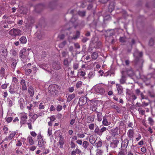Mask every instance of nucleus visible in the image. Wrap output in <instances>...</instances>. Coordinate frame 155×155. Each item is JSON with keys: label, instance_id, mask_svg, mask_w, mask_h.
Returning a JSON list of instances; mask_svg holds the SVG:
<instances>
[{"label": "nucleus", "instance_id": "nucleus-1", "mask_svg": "<svg viewBox=\"0 0 155 155\" xmlns=\"http://www.w3.org/2000/svg\"><path fill=\"white\" fill-rule=\"evenodd\" d=\"M60 87L56 84H52L50 85L48 88L49 92L53 96L57 95L59 92Z\"/></svg>", "mask_w": 155, "mask_h": 155}, {"label": "nucleus", "instance_id": "nucleus-2", "mask_svg": "<svg viewBox=\"0 0 155 155\" xmlns=\"http://www.w3.org/2000/svg\"><path fill=\"white\" fill-rule=\"evenodd\" d=\"M9 34L13 37L16 36L17 35H21V31L18 28H13L9 31Z\"/></svg>", "mask_w": 155, "mask_h": 155}, {"label": "nucleus", "instance_id": "nucleus-3", "mask_svg": "<svg viewBox=\"0 0 155 155\" xmlns=\"http://www.w3.org/2000/svg\"><path fill=\"white\" fill-rule=\"evenodd\" d=\"M111 117L108 115H105L103 117L102 124L105 126H108L111 124Z\"/></svg>", "mask_w": 155, "mask_h": 155}, {"label": "nucleus", "instance_id": "nucleus-4", "mask_svg": "<svg viewBox=\"0 0 155 155\" xmlns=\"http://www.w3.org/2000/svg\"><path fill=\"white\" fill-rule=\"evenodd\" d=\"M37 140H38V145L39 147H44L45 146V141H44L42 137L41 133L38 134L37 136Z\"/></svg>", "mask_w": 155, "mask_h": 155}, {"label": "nucleus", "instance_id": "nucleus-5", "mask_svg": "<svg viewBox=\"0 0 155 155\" xmlns=\"http://www.w3.org/2000/svg\"><path fill=\"white\" fill-rule=\"evenodd\" d=\"M94 91L97 93L103 94L105 91L103 88L100 85H96L94 87Z\"/></svg>", "mask_w": 155, "mask_h": 155}, {"label": "nucleus", "instance_id": "nucleus-6", "mask_svg": "<svg viewBox=\"0 0 155 155\" xmlns=\"http://www.w3.org/2000/svg\"><path fill=\"white\" fill-rule=\"evenodd\" d=\"M17 132L16 131H12L9 134L8 136H7L5 139L2 140V143L3 142L5 141H8L9 140H12V139L15 136Z\"/></svg>", "mask_w": 155, "mask_h": 155}, {"label": "nucleus", "instance_id": "nucleus-7", "mask_svg": "<svg viewBox=\"0 0 155 155\" xmlns=\"http://www.w3.org/2000/svg\"><path fill=\"white\" fill-rule=\"evenodd\" d=\"M143 55V53L142 52H140L139 53V57H136L135 59V62L136 64H137L139 63L143 64V61L141 58V57Z\"/></svg>", "mask_w": 155, "mask_h": 155}, {"label": "nucleus", "instance_id": "nucleus-8", "mask_svg": "<svg viewBox=\"0 0 155 155\" xmlns=\"http://www.w3.org/2000/svg\"><path fill=\"white\" fill-rule=\"evenodd\" d=\"M0 52L2 53V54L4 56L6 57L7 56V49L4 45H0Z\"/></svg>", "mask_w": 155, "mask_h": 155}, {"label": "nucleus", "instance_id": "nucleus-9", "mask_svg": "<svg viewBox=\"0 0 155 155\" xmlns=\"http://www.w3.org/2000/svg\"><path fill=\"white\" fill-rule=\"evenodd\" d=\"M52 67L55 70H58L61 68L60 63L58 61L53 62L52 63Z\"/></svg>", "mask_w": 155, "mask_h": 155}, {"label": "nucleus", "instance_id": "nucleus-10", "mask_svg": "<svg viewBox=\"0 0 155 155\" xmlns=\"http://www.w3.org/2000/svg\"><path fill=\"white\" fill-rule=\"evenodd\" d=\"M129 140L127 138L125 139L124 140L122 141L121 148L123 149H126L128 146Z\"/></svg>", "mask_w": 155, "mask_h": 155}, {"label": "nucleus", "instance_id": "nucleus-11", "mask_svg": "<svg viewBox=\"0 0 155 155\" xmlns=\"http://www.w3.org/2000/svg\"><path fill=\"white\" fill-rule=\"evenodd\" d=\"M119 143V140L116 139H114L110 143V147L112 148H115L117 147V145Z\"/></svg>", "mask_w": 155, "mask_h": 155}, {"label": "nucleus", "instance_id": "nucleus-12", "mask_svg": "<svg viewBox=\"0 0 155 155\" xmlns=\"http://www.w3.org/2000/svg\"><path fill=\"white\" fill-rule=\"evenodd\" d=\"M116 87L118 92V94L119 95H122L123 93V87L119 84H116Z\"/></svg>", "mask_w": 155, "mask_h": 155}, {"label": "nucleus", "instance_id": "nucleus-13", "mask_svg": "<svg viewBox=\"0 0 155 155\" xmlns=\"http://www.w3.org/2000/svg\"><path fill=\"white\" fill-rule=\"evenodd\" d=\"M127 134L128 138L130 140H132L133 139L134 133L133 130L131 129L129 130L128 131Z\"/></svg>", "mask_w": 155, "mask_h": 155}, {"label": "nucleus", "instance_id": "nucleus-14", "mask_svg": "<svg viewBox=\"0 0 155 155\" xmlns=\"http://www.w3.org/2000/svg\"><path fill=\"white\" fill-rule=\"evenodd\" d=\"M27 55L26 50L25 48L22 49L20 52V56L22 58H24L26 57Z\"/></svg>", "mask_w": 155, "mask_h": 155}, {"label": "nucleus", "instance_id": "nucleus-15", "mask_svg": "<svg viewBox=\"0 0 155 155\" xmlns=\"http://www.w3.org/2000/svg\"><path fill=\"white\" fill-rule=\"evenodd\" d=\"M5 24H8L9 27H12L15 26L14 22L13 21L10 20V18H8L7 20H5Z\"/></svg>", "mask_w": 155, "mask_h": 155}, {"label": "nucleus", "instance_id": "nucleus-16", "mask_svg": "<svg viewBox=\"0 0 155 155\" xmlns=\"http://www.w3.org/2000/svg\"><path fill=\"white\" fill-rule=\"evenodd\" d=\"M9 92L11 94H14L17 93L16 88L15 87V85H11L9 87Z\"/></svg>", "mask_w": 155, "mask_h": 155}, {"label": "nucleus", "instance_id": "nucleus-17", "mask_svg": "<svg viewBox=\"0 0 155 155\" xmlns=\"http://www.w3.org/2000/svg\"><path fill=\"white\" fill-rule=\"evenodd\" d=\"M25 104L24 100L23 98H21L18 101V104L21 109H23L24 108Z\"/></svg>", "mask_w": 155, "mask_h": 155}, {"label": "nucleus", "instance_id": "nucleus-18", "mask_svg": "<svg viewBox=\"0 0 155 155\" xmlns=\"http://www.w3.org/2000/svg\"><path fill=\"white\" fill-rule=\"evenodd\" d=\"M27 118L28 117L26 115H22L20 119V123L22 124H25L26 121V120Z\"/></svg>", "mask_w": 155, "mask_h": 155}, {"label": "nucleus", "instance_id": "nucleus-19", "mask_svg": "<svg viewBox=\"0 0 155 155\" xmlns=\"http://www.w3.org/2000/svg\"><path fill=\"white\" fill-rule=\"evenodd\" d=\"M94 116H87L86 119V122L87 123H91L93 122L94 121Z\"/></svg>", "mask_w": 155, "mask_h": 155}, {"label": "nucleus", "instance_id": "nucleus-20", "mask_svg": "<svg viewBox=\"0 0 155 155\" xmlns=\"http://www.w3.org/2000/svg\"><path fill=\"white\" fill-rule=\"evenodd\" d=\"M115 7V3L114 2H111L110 3L108 6V11L110 12H111L114 9Z\"/></svg>", "mask_w": 155, "mask_h": 155}, {"label": "nucleus", "instance_id": "nucleus-21", "mask_svg": "<svg viewBox=\"0 0 155 155\" xmlns=\"http://www.w3.org/2000/svg\"><path fill=\"white\" fill-rule=\"evenodd\" d=\"M38 115L37 114H34L33 116L31 118V121H33V122H34V121L36 120V119L38 118V116H41L42 115V113H38Z\"/></svg>", "mask_w": 155, "mask_h": 155}, {"label": "nucleus", "instance_id": "nucleus-22", "mask_svg": "<svg viewBox=\"0 0 155 155\" xmlns=\"http://www.w3.org/2000/svg\"><path fill=\"white\" fill-rule=\"evenodd\" d=\"M28 92L31 97H32L34 95V89L32 87L30 86L28 89Z\"/></svg>", "mask_w": 155, "mask_h": 155}, {"label": "nucleus", "instance_id": "nucleus-23", "mask_svg": "<svg viewBox=\"0 0 155 155\" xmlns=\"http://www.w3.org/2000/svg\"><path fill=\"white\" fill-rule=\"evenodd\" d=\"M21 84L22 85V90H26L27 87L26 85L25 81L24 80H22L21 81Z\"/></svg>", "mask_w": 155, "mask_h": 155}, {"label": "nucleus", "instance_id": "nucleus-24", "mask_svg": "<svg viewBox=\"0 0 155 155\" xmlns=\"http://www.w3.org/2000/svg\"><path fill=\"white\" fill-rule=\"evenodd\" d=\"M103 118L102 113L101 112H97V120L99 122H100L102 121Z\"/></svg>", "mask_w": 155, "mask_h": 155}, {"label": "nucleus", "instance_id": "nucleus-25", "mask_svg": "<svg viewBox=\"0 0 155 155\" xmlns=\"http://www.w3.org/2000/svg\"><path fill=\"white\" fill-rule=\"evenodd\" d=\"M127 73L128 76L130 77L135 76V73L134 71L132 69L127 71Z\"/></svg>", "mask_w": 155, "mask_h": 155}, {"label": "nucleus", "instance_id": "nucleus-26", "mask_svg": "<svg viewBox=\"0 0 155 155\" xmlns=\"http://www.w3.org/2000/svg\"><path fill=\"white\" fill-rule=\"evenodd\" d=\"M94 132L95 135L101 137V135L100 134V129L98 126H97L96 127L94 130Z\"/></svg>", "mask_w": 155, "mask_h": 155}, {"label": "nucleus", "instance_id": "nucleus-27", "mask_svg": "<svg viewBox=\"0 0 155 155\" xmlns=\"http://www.w3.org/2000/svg\"><path fill=\"white\" fill-rule=\"evenodd\" d=\"M119 129L118 127H116L114 128H113L111 130V132L113 133V135L114 136L118 135Z\"/></svg>", "mask_w": 155, "mask_h": 155}, {"label": "nucleus", "instance_id": "nucleus-28", "mask_svg": "<svg viewBox=\"0 0 155 155\" xmlns=\"http://www.w3.org/2000/svg\"><path fill=\"white\" fill-rule=\"evenodd\" d=\"M64 140L63 138L62 139H61L59 140L58 142V143L60 146L59 147L60 148L62 149L63 148V145L64 144Z\"/></svg>", "mask_w": 155, "mask_h": 155}, {"label": "nucleus", "instance_id": "nucleus-29", "mask_svg": "<svg viewBox=\"0 0 155 155\" xmlns=\"http://www.w3.org/2000/svg\"><path fill=\"white\" fill-rule=\"evenodd\" d=\"M19 41L21 43L25 44L27 42L26 37L24 36H22L20 38Z\"/></svg>", "mask_w": 155, "mask_h": 155}, {"label": "nucleus", "instance_id": "nucleus-30", "mask_svg": "<svg viewBox=\"0 0 155 155\" xmlns=\"http://www.w3.org/2000/svg\"><path fill=\"white\" fill-rule=\"evenodd\" d=\"M91 58L93 60H96L98 57V53L97 51H95L92 53L91 54Z\"/></svg>", "mask_w": 155, "mask_h": 155}, {"label": "nucleus", "instance_id": "nucleus-31", "mask_svg": "<svg viewBox=\"0 0 155 155\" xmlns=\"http://www.w3.org/2000/svg\"><path fill=\"white\" fill-rule=\"evenodd\" d=\"M11 61L12 63L11 64V67L15 68L17 62L16 60L14 58H12L11 59Z\"/></svg>", "mask_w": 155, "mask_h": 155}, {"label": "nucleus", "instance_id": "nucleus-32", "mask_svg": "<svg viewBox=\"0 0 155 155\" xmlns=\"http://www.w3.org/2000/svg\"><path fill=\"white\" fill-rule=\"evenodd\" d=\"M75 97V95L74 94L69 95L67 99L68 102H70L72 99Z\"/></svg>", "mask_w": 155, "mask_h": 155}, {"label": "nucleus", "instance_id": "nucleus-33", "mask_svg": "<svg viewBox=\"0 0 155 155\" xmlns=\"http://www.w3.org/2000/svg\"><path fill=\"white\" fill-rule=\"evenodd\" d=\"M28 142L30 145H32L34 144V141L33 138L31 136H29L27 139Z\"/></svg>", "mask_w": 155, "mask_h": 155}, {"label": "nucleus", "instance_id": "nucleus-34", "mask_svg": "<svg viewBox=\"0 0 155 155\" xmlns=\"http://www.w3.org/2000/svg\"><path fill=\"white\" fill-rule=\"evenodd\" d=\"M80 33L79 31H77L76 32V34L75 35H74L72 38V39H76L79 38L80 36Z\"/></svg>", "mask_w": 155, "mask_h": 155}, {"label": "nucleus", "instance_id": "nucleus-35", "mask_svg": "<svg viewBox=\"0 0 155 155\" xmlns=\"http://www.w3.org/2000/svg\"><path fill=\"white\" fill-rule=\"evenodd\" d=\"M45 103H41L39 105L38 109L39 110H41L44 109L45 108Z\"/></svg>", "mask_w": 155, "mask_h": 155}, {"label": "nucleus", "instance_id": "nucleus-36", "mask_svg": "<svg viewBox=\"0 0 155 155\" xmlns=\"http://www.w3.org/2000/svg\"><path fill=\"white\" fill-rule=\"evenodd\" d=\"M89 145V143L86 141H84L82 143V146L85 149H86Z\"/></svg>", "mask_w": 155, "mask_h": 155}, {"label": "nucleus", "instance_id": "nucleus-37", "mask_svg": "<svg viewBox=\"0 0 155 155\" xmlns=\"http://www.w3.org/2000/svg\"><path fill=\"white\" fill-rule=\"evenodd\" d=\"M107 129V128L104 127H102L101 129H100V134L101 135V136H102L103 133Z\"/></svg>", "mask_w": 155, "mask_h": 155}, {"label": "nucleus", "instance_id": "nucleus-38", "mask_svg": "<svg viewBox=\"0 0 155 155\" xmlns=\"http://www.w3.org/2000/svg\"><path fill=\"white\" fill-rule=\"evenodd\" d=\"M0 72L2 74L1 76L2 77H4L5 74V69L3 67H2L0 70Z\"/></svg>", "mask_w": 155, "mask_h": 155}, {"label": "nucleus", "instance_id": "nucleus-39", "mask_svg": "<svg viewBox=\"0 0 155 155\" xmlns=\"http://www.w3.org/2000/svg\"><path fill=\"white\" fill-rule=\"evenodd\" d=\"M148 120L149 121V124L151 126L153 125L154 122L153 118L151 117H149L148 118Z\"/></svg>", "mask_w": 155, "mask_h": 155}, {"label": "nucleus", "instance_id": "nucleus-40", "mask_svg": "<svg viewBox=\"0 0 155 155\" xmlns=\"http://www.w3.org/2000/svg\"><path fill=\"white\" fill-rule=\"evenodd\" d=\"M84 98L83 97H81L79 98V103L81 104V105L85 104L86 103L84 102Z\"/></svg>", "mask_w": 155, "mask_h": 155}, {"label": "nucleus", "instance_id": "nucleus-41", "mask_svg": "<svg viewBox=\"0 0 155 155\" xmlns=\"http://www.w3.org/2000/svg\"><path fill=\"white\" fill-rule=\"evenodd\" d=\"M89 141L90 143L93 144L95 142V138L92 136H91L89 138Z\"/></svg>", "mask_w": 155, "mask_h": 155}, {"label": "nucleus", "instance_id": "nucleus-42", "mask_svg": "<svg viewBox=\"0 0 155 155\" xmlns=\"http://www.w3.org/2000/svg\"><path fill=\"white\" fill-rule=\"evenodd\" d=\"M88 125L89 129L91 130H93L94 128V124L93 123H90Z\"/></svg>", "mask_w": 155, "mask_h": 155}, {"label": "nucleus", "instance_id": "nucleus-43", "mask_svg": "<svg viewBox=\"0 0 155 155\" xmlns=\"http://www.w3.org/2000/svg\"><path fill=\"white\" fill-rule=\"evenodd\" d=\"M13 119V117H9L7 118H5V119L6 122L7 123H10L11 122V121Z\"/></svg>", "mask_w": 155, "mask_h": 155}, {"label": "nucleus", "instance_id": "nucleus-44", "mask_svg": "<svg viewBox=\"0 0 155 155\" xmlns=\"http://www.w3.org/2000/svg\"><path fill=\"white\" fill-rule=\"evenodd\" d=\"M3 130L4 131V134H6L8 133V128L7 127L4 126L3 127Z\"/></svg>", "mask_w": 155, "mask_h": 155}, {"label": "nucleus", "instance_id": "nucleus-45", "mask_svg": "<svg viewBox=\"0 0 155 155\" xmlns=\"http://www.w3.org/2000/svg\"><path fill=\"white\" fill-rule=\"evenodd\" d=\"M10 53L14 56H15L17 54V52L16 50L15 49H12L10 51Z\"/></svg>", "mask_w": 155, "mask_h": 155}, {"label": "nucleus", "instance_id": "nucleus-46", "mask_svg": "<svg viewBox=\"0 0 155 155\" xmlns=\"http://www.w3.org/2000/svg\"><path fill=\"white\" fill-rule=\"evenodd\" d=\"M78 138H82L85 137V135L83 133H78L77 134Z\"/></svg>", "mask_w": 155, "mask_h": 155}, {"label": "nucleus", "instance_id": "nucleus-47", "mask_svg": "<svg viewBox=\"0 0 155 155\" xmlns=\"http://www.w3.org/2000/svg\"><path fill=\"white\" fill-rule=\"evenodd\" d=\"M86 12L85 11H79L78 14L81 16L83 17L85 16Z\"/></svg>", "mask_w": 155, "mask_h": 155}, {"label": "nucleus", "instance_id": "nucleus-48", "mask_svg": "<svg viewBox=\"0 0 155 155\" xmlns=\"http://www.w3.org/2000/svg\"><path fill=\"white\" fill-rule=\"evenodd\" d=\"M22 145V141L20 140H18L16 142V146L17 147H20Z\"/></svg>", "mask_w": 155, "mask_h": 155}, {"label": "nucleus", "instance_id": "nucleus-49", "mask_svg": "<svg viewBox=\"0 0 155 155\" xmlns=\"http://www.w3.org/2000/svg\"><path fill=\"white\" fill-rule=\"evenodd\" d=\"M112 108L115 109L118 112H119L120 111V109L119 107L116 105L113 106H112Z\"/></svg>", "mask_w": 155, "mask_h": 155}, {"label": "nucleus", "instance_id": "nucleus-50", "mask_svg": "<svg viewBox=\"0 0 155 155\" xmlns=\"http://www.w3.org/2000/svg\"><path fill=\"white\" fill-rule=\"evenodd\" d=\"M70 145L71 148L72 149H74L75 148L76 145L75 143L72 141H71Z\"/></svg>", "mask_w": 155, "mask_h": 155}, {"label": "nucleus", "instance_id": "nucleus-51", "mask_svg": "<svg viewBox=\"0 0 155 155\" xmlns=\"http://www.w3.org/2000/svg\"><path fill=\"white\" fill-rule=\"evenodd\" d=\"M16 153L17 154V155H22L23 154V152L19 148L16 150Z\"/></svg>", "mask_w": 155, "mask_h": 155}, {"label": "nucleus", "instance_id": "nucleus-52", "mask_svg": "<svg viewBox=\"0 0 155 155\" xmlns=\"http://www.w3.org/2000/svg\"><path fill=\"white\" fill-rule=\"evenodd\" d=\"M103 144L102 142L101 141H99L97 143H96V146L97 147H101Z\"/></svg>", "mask_w": 155, "mask_h": 155}, {"label": "nucleus", "instance_id": "nucleus-53", "mask_svg": "<svg viewBox=\"0 0 155 155\" xmlns=\"http://www.w3.org/2000/svg\"><path fill=\"white\" fill-rule=\"evenodd\" d=\"M33 107V104H30L29 105L27 106V108L29 111H31L32 110Z\"/></svg>", "mask_w": 155, "mask_h": 155}, {"label": "nucleus", "instance_id": "nucleus-54", "mask_svg": "<svg viewBox=\"0 0 155 155\" xmlns=\"http://www.w3.org/2000/svg\"><path fill=\"white\" fill-rule=\"evenodd\" d=\"M139 113L141 114L142 115H143L145 113V110H143L141 108H139L138 110Z\"/></svg>", "mask_w": 155, "mask_h": 155}, {"label": "nucleus", "instance_id": "nucleus-55", "mask_svg": "<svg viewBox=\"0 0 155 155\" xmlns=\"http://www.w3.org/2000/svg\"><path fill=\"white\" fill-rule=\"evenodd\" d=\"M122 150L119 152L118 155H125V152L124 151V149H122Z\"/></svg>", "mask_w": 155, "mask_h": 155}, {"label": "nucleus", "instance_id": "nucleus-56", "mask_svg": "<svg viewBox=\"0 0 155 155\" xmlns=\"http://www.w3.org/2000/svg\"><path fill=\"white\" fill-rule=\"evenodd\" d=\"M154 40L153 38H151L149 41V45L150 46H151L154 44Z\"/></svg>", "mask_w": 155, "mask_h": 155}, {"label": "nucleus", "instance_id": "nucleus-57", "mask_svg": "<svg viewBox=\"0 0 155 155\" xmlns=\"http://www.w3.org/2000/svg\"><path fill=\"white\" fill-rule=\"evenodd\" d=\"M62 106L61 105H58L57 107V110L58 111H61L62 109Z\"/></svg>", "mask_w": 155, "mask_h": 155}, {"label": "nucleus", "instance_id": "nucleus-58", "mask_svg": "<svg viewBox=\"0 0 155 155\" xmlns=\"http://www.w3.org/2000/svg\"><path fill=\"white\" fill-rule=\"evenodd\" d=\"M79 66V64L78 63H74L73 64V68L74 70L77 69Z\"/></svg>", "mask_w": 155, "mask_h": 155}, {"label": "nucleus", "instance_id": "nucleus-59", "mask_svg": "<svg viewBox=\"0 0 155 155\" xmlns=\"http://www.w3.org/2000/svg\"><path fill=\"white\" fill-rule=\"evenodd\" d=\"M82 84V82L81 81H79L78 82L77 84H76V86L78 88L81 87Z\"/></svg>", "mask_w": 155, "mask_h": 155}, {"label": "nucleus", "instance_id": "nucleus-60", "mask_svg": "<svg viewBox=\"0 0 155 155\" xmlns=\"http://www.w3.org/2000/svg\"><path fill=\"white\" fill-rule=\"evenodd\" d=\"M66 44V41H64L59 45V47L60 48H62Z\"/></svg>", "mask_w": 155, "mask_h": 155}, {"label": "nucleus", "instance_id": "nucleus-61", "mask_svg": "<svg viewBox=\"0 0 155 155\" xmlns=\"http://www.w3.org/2000/svg\"><path fill=\"white\" fill-rule=\"evenodd\" d=\"M75 16L74 15H73V16L71 19V21L72 22L74 23V22L76 21L77 20V18H75Z\"/></svg>", "mask_w": 155, "mask_h": 155}, {"label": "nucleus", "instance_id": "nucleus-62", "mask_svg": "<svg viewBox=\"0 0 155 155\" xmlns=\"http://www.w3.org/2000/svg\"><path fill=\"white\" fill-rule=\"evenodd\" d=\"M126 153L127 155H134V152L131 150L128 151Z\"/></svg>", "mask_w": 155, "mask_h": 155}, {"label": "nucleus", "instance_id": "nucleus-63", "mask_svg": "<svg viewBox=\"0 0 155 155\" xmlns=\"http://www.w3.org/2000/svg\"><path fill=\"white\" fill-rule=\"evenodd\" d=\"M74 150L75 151L76 154H78L80 155L81 152V151L78 148L76 149L75 150Z\"/></svg>", "mask_w": 155, "mask_h": 155}, {"label": "nucleus", "instance_id": "nucleus-64", "mask_svg": "<svg viewBox=\"0 0 155 155\" xmlns=\"http://www.w3.org/2000/svg\"><path fill=\"white\" fill-rule=\"evenodd\" d=\"M27 124L28 125V128L30 130H32L33 129V127L32 125V124L31 122L28 123Z\"/></svg>", "mask_w": 155, "mask_h": 155}]
</instances>
